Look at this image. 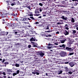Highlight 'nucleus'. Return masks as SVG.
Wrapping results in <instances>:
<instances>
[{
  "label": "nucleus",
  "mask_w": 78,
  "mask_h": 78,
  "mask_svg": "<svg viewBox=\"0 0 78 78\" xmlns=\"http://www.w3.org/2000/svg\"><path fill=\"white\" fill-rule=\"evenodd\" d=\"M0 13L1 16H5V15L8 14V13H7V11L5 10L0 11Z\"/></svg>",
  "instance_id": "nucleus-1"
},
{
  "label": "nucleus",
  "mask_w": 78,
  "mask_h": 78,
  "mask_svg": "<svg viewBox=\"0 0 78 78\" xmlns=\"http://www.w3.org/2000/svg\"><path fill=\"white\" fill-rule=\"evenodd\" d=\"M65 50H67V51H73V50L75 49V47L70 48L69 47H66V49H65Z\"/></svg>",
  "instance_id": "nucleus-2"
},
{
  "label": "nucleus",
  "mask_w": 78,
  "mask_h": 78,
  "mask_svg": "<svg viewBox=\"0 0 78 78\" xmlns=\"http://www.w3.org/2000/svg\"><path fill=\"white\" fill-rule=\"evenodd\" d=\"M73 42H75V41H74V39H71L69 40V42L68 43V45L71 46V44H73Z\"/></svg>",
  "instance_id": "nucleus-3"
},
{
  "label": "nucleus",
  "mask_w": 78,
  "mask_h": 78,
  "mask_svg": "<svg viewBox=\"0 0 78 78\" xmlns=\"http://www.w3.org/2000/svg\"><path fill=\"white\" fill-rule=\"evenodd\" d=\"M69 64L71 67H73L75 64V62H70L69 63Z\"/></svg>",
  "instance_id": "nucleus-4"
},
{
  "label": "nucleus",
  "mask_w": 78,
  "mask_h": 78,
  "mask_svg": "<svg viewBox=\"0 0 78 78\" xmlns=\"http://www.w3.org/2000/svg\"><path fill=\"white\" fill-rule=\"evenodd\" d=\"M66 44H61L58 45L59 47H63V50H66Z\"/></svg>",
  "instance_id": "nucleus-5"
},
{
  "label": "nucleus",
  "mask_w": 78,
  "mask_h": 78,
  "mask_svg": "<svg viewBox=\"0 0 78 78\" xmlns=\"http://www.w3.org/2000/svg\"><path fill=\"white\" fill-rule=\"evenodd\" d=\"M67 31L66 30H65L63 32V34L65 36H67V35H69V31L68 30Z\"/></svg>",
  "instance_id": "nucleus-6"
},
{
  "label": "nucleus",
  "mask_w": 78,
  "mask_h": 78,
  "mask_svg": "<svg viewBox=\"0 0 78 78\" xmlns=\"http://www.w3.org/2000/svg\"><path fill=\"white\" fill-rule=\"evenodd\" d=\"M66 55H67V52H66L62 51L61 53V56H62V57L66 56Z\"/></svg>",
  "instance_id": "nucleus-7"
},
{
  "label": "nucleus",
  "mask_w": 78,
  "mask_h": 78,
  "mask_svg": "<svg viewBox=\"0 0 78 78\" xmlns=\"http://www.w3.org/2000/svg\"><path fill=\"white\" fill-rule=\"evenodd\" d=\"M39 55L41 57L43 56L44 55V53H43V51H41L39 52Z\"/></svg>",
  "instance_id": "nucleus-8"
},
{
  "label": "nucleus",
  "mask_w": 78,
  "mask_h": 78,
  "mask_svg": "<svg viewBox=\"0 0 78 78\" xmlns=\"http://www.w3.org/2000/svg\"><path fill=\"white\" fill-rule=\"evenodd\" d=\"M61 17L63 20H67V18L66 16H62Z\"/></svg>",
  "instance_id": "nucleus-9"
},
{
  "label": "nucleus",
  "mask_w": 78,
  "mask_h": 78,
  "mask_svg": "<svg viewBox=\"0 0 78 78\" xmlns=\"http://www.w3.org/2000/svg\"><path fill=\"white\" fill-rule=\"evenodd\" d=\"M64 70L65 72H69V70H69V69L67 67H65L64 68Z\"/></svg>",
  "instance_id": "nucleus-10"
},
{
  "label": "nucleus",
  "mask_w": 78,
  "mask_h": 78,
  "mask_svg": "<svg viewBox=\"0 0 78 78\" xmlns=\"http://www.w3.org/2000/svg\"><path fill=\"white\" fill-rule=\"evenodd\" d=\"M6 3H7V4H7L8 6H9V5H11V3H12V2H10V1H6Z\"/></svg>",
  "instance_id": "nucleus-11"
},
{
  "label": "nucleus",
  "mask_w": 78,
  "mask_h": 78,
  "mask_svg": "<svg viewBox=\"0 0 78 78\" xmlns=\"http://www.w3.org/2000/svg\"><path fill=\"white\" fill-rule=\"evenodd\" d=\"M64 27L65 28V29H66V30H69V26H68V25L67 24H66L64 26Z\"/></svg>",
  "instance_id": "nucleus-12"
},
{
  "label": "nucleus",
  "mask_w": 78,
  "mask_h": 78,
  "mask_svg": "<svg viewBox=\"0 0 78 78\" xmlns=\"http://www.w3.org/2000/svg\"><path fill=\"white\" fill-rule=\"evenodd\" d=\"M72 34H73V35H76V30H72Z\"/></svg>",
  "instance_id": "nucleus-13"
},
{
  "label": "nucleus",
  "mask_w": 78,
  "mask_h": 78,
  "mask_svg": "<svg viewBox=\"0 0 78 78\" xmlns=\"http://www.w3.org/2000/svg\"><path fill=\"white\" fill-rule=\"evenodd\" d=\"M6 70L7 72H12V69H7Z\"/></svg>",
  "instance_id": "nucleus-14"
},
{
  "label": "nucleus",
  "mask_w": 78,
  "mask_h": 78,
  "mask_svg": "<svg viewBox=\"0 0 78 78\" xmlns=\"http://www.w3.org/2000/svg\"><path fill=\"white\" fill-rule=\"evenodd\" d=\"M2 35H4V36H5V35H8V32H4L2 33Z\"/></svg>",
  "instance_id": "nucleus-15"
},
{
  "label": "nucleus",
  "mask_w": 78,
  "mask_h": 78,
  "mask_svg": "<svg viewBox=\"0 0 78 78\" xmlns=\"http://www.w3.org/2000/svg\"><path fill=\"white\" fill-rule=\"evenodd\" d=\"M7 8L8 10H11V9H12V7H10V6H9L8 7H7Z\"/></svg>",
  "instance_id": "nucleus-16"
},
{
  "label": "nucleus",
  "mask_w": 78,
  "mask_h": 78,
  "mask_svg": "<svg viewBox=\"0 0 78 78\" xmlns=\"http://www.w3.org/2000/svg\"><path fill=\"white\" fill-rule=\"evenodd\" d=\"M21 19H22V21H27V20H28V19L27 18H25L23 19L22 18Z\"/></svg>",
  "instance_id": "nucleus-17"
},
{
  "label": "nucleus",
  "mask_w": 78,
  "mask_h": 78,
  "mask_svg": "<svg viewBox=\"0 0 78 78\" xmlns=\"http://www.w3.org/2000/svg\"><path fill=\"white\" fill-rule=\"evenodd\" d=\"M16 27L18 28H22V27H21V26L20 25H16Z\"/></svg>",
  "instance_id": "nucleus-18"
},
{
  "label": "nucleus",
  "mask_w": 78,
  "mask_h": 78,
  "mask_svg": "<svg viewBox=\"0 0 78 78\" xmlns=\"http://www.w3.org/2000/svg\"><path fill=\"white\" fill-rule=\"evenodd\" d=\"M36 39L34 38V37H32V38H30V41H35Z\"/></svg>",
  "instance_id": "nucleus-19"
},
{
  "label": "nucleus",
  "mask_w": 78,
  "mask_h": 78,
  "mask_svg": "<svg viewBox=\"0 0 78 78\" xmlns=\"http://www.w3.org/2000/svg\"><path fill=\"white\" fill-rule=\"evenodd\" d=\"M30 19H31L32 20H37V19L34 18V17H33V16H30Z\"/></svg>",
  "instance_id": "nucleus-20"
},
{
  "label": "nucleus",
  "mask_w": 78,
  "mask_h": 78,
  "mask_svg": "<svg viewBox=\"0 0 78 78\" xmlns=\"http://www.w3.org/2000/svg\"><path fill=\"white\" fill-rule=\"evenodd\" d=\"M60 41L61 42V43L62 44H63V43H64L65 42V40H61L59 41Z\"/></svg>",
  "instance_id": "nucleus-21"
},
{
  "label": "nucleus",
  "mask_w": 78,
  "mask_h": 78,
  "mask_svg": "<svg viewBox=\"0 0 78 78\" xmlns=\"http://www.w3.org/2000/svg\"><path fill=\"white\" fill-rule=\"evenodd\" d=\"M35 14H37V13H39V10H36L35 11Z\"/></svg>",
  "instance_id": "nucleus-22"
},
{
  "label": "nucleus",
  "mask_w": 78,
  "mask_h": 78,
  "mask_svg": "<svg viewBox=\"0 0 78 78\" xmlns=\"http://www.w3.org/2000/svg\"><path fill=\"white\" fill-rule=\"evenodd\" d=\"M30 33H31V34H34L35 33V31H34L33 30H30L29 31Z\"/></svg>",
  "instance_id": "nucleus-23"
},
{
  "label": "nucleus",
  "mask_w": 78,
  "mask_h": 78,
  "mask_svg": "<svg viewBox=\"0 0 78 78\" xmlns=\"http://www.w3.org/2000/svg\"><path fill=\"white\" fill-rule=\"evenodd\" d=\"M71 22L73 23H74V22H75V20H74V18H71Z\"/></svg>",
  "instance_id": "nucleus-24"
},
{
  "label": "nucleus",
  "mask_w": 78,
  "mask_h": 78,
  "mask_svg": "<svg viewBox=\"0 0 78 78\" xmlns=\"http://www.w3.org/2000/svg\"><path fill=\"white\" fill-rule=\"evenodd\" d=\"M6 16L5 15H2L1 16H0V19H2V18H5Z\"/></svg>",
  "instance_id": "nucleus-25"
},
{
  "label": "nucleus",
  "mask_w": 78,
  "mask_h": 78,
  "mask_svg": "<svg viewBox=\"0 0 78 78\" xmlns=\"http://www.w3.org/2000/svg\"><path fill=\"white\" fill-rule=\"evenodd\" d=\"M46 30H49V26L46 25Z\"/></svg>",
  "instance_id": "nucleus-26"
},
{
  "label": "nucleus",
  "mask_w": 78,
  "mask_h": 78,
  "mask_svg": "<svg viewBox=\"0 0 78 78\" xmlns=\"http://www.w3.org/2000/svg\"><path fill=\"white\" fill-rule=\"evenodd\" d=\"M51 56H52L51 57L53 59H55V56L53 55H51Z\"/></svg>",
  "instance_id": "nucleus-27"
},
{
  "label": "nucleus",
  "mask_w": 78,
  "mask_h": 78,
  "mask_svg": "<svg viewBox=\"0 0 78 78\" xmlns=\"http://www.w3.org/2000/svg\"><path fill=\"white\" fill-rule=\"evenodd\" d=\"M16 3H15V2H14V3H11V5L12 6H14V5H16Z\"/></svg>",
  "instance_id": "nucleus-28"
},
{
  "label": "nucleus",
  "mask_w": 78,
  "mask_h": 78,
  "mask_svg": "<svg viewBox=\"0 0 78 78\" xmlns=\"http://www.w3.org/2000/svg\"><path fill=\"white\" fill-rule=\"evenodd\" d=\"M15 66L16 67H19V64L17 63L16 64Z\"/></svg>",
  "instance_id": "nucleus-29"
},
{
  "label": "nucleus",
  "mask_w": 78,
  "mask_h": 78,
  "mask_svg": "<svg viewBox=\"0 0 78 78\" xmlns=\"http://www.w3.org/2000/svg\"><path fill=\"white\" fill-rule=\"evenodd\" d=\"M15 25H16V24L14 23H13L12 24H11V26L12 27H14V26H15Z\"/></svg>",
  "instance_id": "nucleus-30"
},
{
  "label": "nucleus",
  "mask_w": 78,
  "mask_h": 78,
  "mask_svg": "<svg viewBox=\"0 0 78 78\" xmlns=\"http://www.w3.org/2000/svg\"><path fill=\"white\" fill-rule=\"evenodd\" d=\"M67 11H63L62 12H64V14H67Z\"/></svg>",
  "instance_id": "nucleus-31"
},
{
  "label": "nucleus",
  "mask_w": 78,
  "mask_h": 78,
  "mask_svg": "<svg viewBox=\"0 0 78 78\" xmlns=\"http://www.w3.org/2000/svg\"><path fill=\"white\" fill-rule=\"evenodd\" d=\"M45 33H50V32H51V30H48V31H45Z\"/></svg>",
  "instance_id": "nucleus-32"
},
{
  "label": "nucleus",
  "mask_w": 78,
  "mask_h": 78,
  "mask_svg": "<svg viewBox=\"0 0 78 78\" xmlns=\"http://www.w3.org/2000/svg\"><path fill=\"white\" fill-rule=\"evenodd\" d=\"M17 21L18 22L17 24H20V22L19 21V20H17Z\"/></svg>",
  "instance_id": "nucleus-33"
},
{
  "label": "nucleus",
  "mask_w": 78,
  "mask_h": 78,
  "mask_svg": "<svg viewBox=\"0 0 78 78\" xmlns=\"http://www.w3.org/2000/svg\"><path fill=\"white\" fill-rule=\"evenodd\" d=\"M39 5L41 6H43V4L41 3H39Z\"/></svg>",
  "instance_id": "nucleus-34"
},
{
  "label": "nucleus",
  "mask_w": 78,
  "mask_h": 78,
  "mask_svg": "<svg viewBox=\"0 0 78 78\" xmlns=\"http://www.w3.org/2000/svg\"><path fill=\"white\" fill-rule=\"evenodd\" d=\"M39 11L40 12H41L42 11V8H40L39 9Z\"/></svg>",
  "instance_id": "nucleus-35"
},
{
  "label": "nucleus",
  "mask_w": 78,
  "mask_h": 78,
  "mask_svg": "<svg viewBox=\"0 0 78 78\" xmlns=\"http://www.w3.org/2000/svg\"><path fill=\"white\" fill-rule=\"evenodd\" d=\"M9 64V62H5L4 63V64H5V65L6 64Z\"/></svg>",
  "instance_id": "nucleus-36"
},
{
  "label": "nucleus",
  "mask_w": 78,
  "mask_h": 78,
  "mask_svg": "<svg viewBox=\"0 0 78 78\" xmlns=\"http://www.w3.org/2000/svg\"><path fill=\"white\" fill-rule=\"evenodd\" d=\"M15 75H17V73H14L13 74V76H14Z\"/></svg>",
  "instance_id": "nucleus-37"
},
{
  "label": "nucleus",
  "mask_w": 78,
  "mask_h": 78,
  "mask_svg": "<svg viewBox=\"0 0 78 78\" xmlns=\"http://www.w3.org/2000/svg\"><path fill=\"white\" fill-rule=\"evenodd\" d=\"M20 73V71L19 70H18L17 71L16 73L17 74H19Z\"/></svg>",
  "instance_id": "nucleus-38"
},
{
  "label": "nucleus",
  "mask_w": 78,
  "mask_h": 78,
  "mask_svg": "<svg viewBox=\"0 0 78 78\" xmlns=\"http://www.w3.org/2000/svg\"><path fill=\"white\" fill-rule=\"evenodd\" d=\"M28 16H33V14H28Z\"/></svg>",
  "instance_id": "nucleus-39"
},
{
  "label": "nucleus",
  "mask_w": 78,
  "mask_h": 78,
  "mask_svg": "<svg viewBox=\"0 0 78 78\" xmlns=\"http://www.w3.org/2000/svg\"><path fill=\"white\" fill-rule=\"evenodd\" d=\"M48 45L49 46H53V44H50V43H49V44H48Z\"/></svg>",
  "instance_id": "nucleus-40"
},
{
  "label": "nucleus",
  "mask_w": 78,
  "mask_h": 78,
  "mask_svg": "<svg viewBox=\"0 0 78 78\" xmlns=\"http://www.w3.org/2000/svg\"><path fill=\"white\" fill-rule=\"evenodd\" d=\"M74 54V53H69V55L70 56H71V55H73Z\"/></svg>",
  "instance_id": "nucleus-41"
},
{
  "label": "nucleus",
  "mask_w": 78,
  "mask_h": 78,
  "mask_svg": "<svg viewBox=\"0 0 78 78\" xmlns=\"http://www.w3.org/2000/svg\"><path fill=\"white\" fill-rule=\"evenodd\" d=\"M78 5V3L77 2H75L74 4V6H76Z\"/></svg>",
  "instance_id": "nucleus-42"
},
{
  "label": "nucleus",
  "mask_w": 78,
  "mask_h": 78,
  "mask_svg": "<svg viewBox=\"0 0 78 78\" xmlns=\"http://www.w3.org/2000/svg\"><path fill=\"white\" fill-rule=\"evenodd\" d=\"M46 13H47L46 12H42V14H43V15L46 14Z\"/></svg>",
  "instance_id": "nucleus-43"
},
{
  "label": "nucleus",
  "mask_w": 78,
  "mask_h": 78,
  "mask_svg": "<svg viewBox=\"0 0 78 78\" xmlns=\"http://www.w3.org/2000/svg\"><path fill=\"white\" fill-rule=\"evenodd\" d=\"M2 74H3L4 75H6V73H5V72H3L2 73Z\"/></svg>",
  "instance_id": "nucleus-44"
},
{
  "label": "nucleus",
  "mask_w": 78,
  "mask_h": 78,
  "mask_svg": "<svg viewBox=\"0 0 78 78\" xmlns=\"http://www.w3.org/2000/svg\"><path fill=\"white\" fill-rule=\"evenodd\" d=\"M48 13L49 14H51V10H50L48 11Z\"/></svg>",
  "instance_id": "nucleus-45"
},
{
  "label": "nucleus",
  "mask_w": 78,
  "mask_h": 78,
  "mask_svg": "<svg viewBox=\"0 0 78 78\" xmlns=\"http://www.w3.org/2000/svg\"><path fill=\"white\" fill-rule=\"evenodd\" d=\"M40 14H35V16H40Z\"/></svg>",
  "instance_id": "nucleus-46"
},
{
  "label": "nucleus",
  "mask_w": 78,
  "mask_h": 78,
  "mask_svg": "<svg viewBox=\"0 0 78 78\" xmlns=\"http://www.w3.org/2000/svg\"><path fill=\"white\" fill-rule=\"evenodd\" d=\"M68 73H69V75H71V74H72V73H73L69 72H68Z\"/></svg>",
  "instance_id": "nucleus-47"
},
{
  "label": "nucleus",
  "mask_w": 78,
  "mask_h": 78,
  "mask_svg": "<svg viewBox=\"0 0 78 78\" xmlns=\"http://www.w3.org/2000/svg\"><path fill=\"white\" fill-rule=\"evenodd\" d=\"M31 45L29 44L28 46V47L29 48H31Z\"/></svg>",
  "instance_id": "nucleus-48"
},
{
  "label": "nucleus",
  "mask_w": 78,
  "mask_h": 78,
  "mask_svg": "<svg viewBox=\"0 0 78 78\" xmlns=\"http://www.w3.org/2000/svg\"><path fill=\"white\" fill-rule=\"evenodd\" d=\"M5 59H4L3 60V61H2V63H4V62H5Z\"/></svg>",
  "instance_id": "nucleus-49"
},
{
  "label": "nucleus",
  "mask_w": 78,
  "mask_h": 78,
  "mask_svg": "<svg viewBox=\"0 0 78 78\" xmlns=\"http://www.w3.org/2000/svg\"><path fill=\"white\" fill-rule=\"evenodd\" d=\"M32 73H33V74H34V75H35V74H36V72H32Z\"/></svg>",
  "instance_id": "nucleus-50"
},
{
  "label": "nucleus",
  "mask_w": 78,
  "mask_h": 78,
  "mask_svg": "<svg viewBox=\"0 0 78 78\" xmlns=\"http://www.w3.org/2000/svg\"><path fill=\"white\" fill-rule=\"evenodd\" d=\"M62 73V70H60V73H59V74H61V73Z\"/></svg>",
  "instance_id": "nucleus-51"
},
{
  "label": "nucleus",
  "mask_w": 78,
  "mask_h": 78,
  "mask_svg": "<svg viewBox=\"0 0 78 78\" xmlns=\"http://www.w3.org/2000/svg\"><path fill=\"white\" fill-rule=\"evenodd\" d=\"M44 8H45L46 9H48V7H44Z\"/></svg>",
  "instance_id": "nucleus-52"
},
{
  "label": "nucleus",
  "mask_w": 78,
  "mask_h": 78,
  "mask_svg": "<svg viewBox=\"0 0 78 78\" xmlns=\"http://www.w3.org/2000/svg\"><path fill=\"white\" fill-rule=\"evenodd\" d=\"M36 75H39V73H38L37 72H36Z\"/></svg>",
  "instance_id": "nucleus-53"
},
{
  "label": "nucleus",
  "mask_w": 78,
  "mask_h": 78,
  "mask_svg": "<svg viewBox=\"0 0 78 78\" xmlns=\"http://www.w3.org/2000/svg\"><path fill=\"white\" fill-rule=\"evenodd\" d=\"M48 48L49 49H51V47H50V46H48Z\"/></svg>",
  "instance_id": "nucleus-54"
},
{
  "label": "nucleus",
  "mask_w": 78,
  "mask_h": 78,
  "mask_svg": "<svg viewBox=\"0 0 78 78\" xmlns=\"http://www.w3.org/2000/svg\"><path fill=\"white\" fill-rule=\"evenodd\" d=\"M34 24H39V22H37L34 23Z\"/></svg>",
  "instance_id": "nucleus-55"
},
{
  "label": "nucleus",
  "mask_w": 78,
  "mask_h": 78,
  "mask_svg": "<svg viewBox=\"0 0 78 78\" xmlns=\"http://www.w3.org/2000/svg\"><path fill=\"white\" fill-rule=\"evenodd\" d=\"M64 64H69V62H65Z\"/></svg>",
  "instance_id": "nucleus-56"
},
{
  "label": "nucleus",
  "mask_w": 78,
  "mask_h": 78,
  "mask_svg": "<svg viewBox=\"0 0 78 78\" xmlns=\"http://www.w3.org/2000/svg\"><path fill=\"white\" fill-rule=\"evenodd\" d=\"M33 46L34 47H37V46L36 45H33Z\"/></svg>",
  "instance_id": "nucleus-57"
},
{
  "label": "nucleus",
  "mask_w": 78,
  "mask_h": 78,
  "mask_svg": "<svg viewBox=\"0 0 78 78\" xmlns=\"http://www.w3.org/2000/svg\"><path fill=\"white\" fill-rule=\"evenodd\" d=\"M31 43H32V44H34V45H35L36 44V43H35V42H31Z\"/></svg>",
  "instance_id": "nucleus-58"
},
{
  "label": "nucleus",
  "mask_w": 78,
  "mask_h": 78,
  "mask_svg": "<svg viewBox=\"0 0 78 78\" xmlns=\"http://www.w3.org/2000/svg\"><path fill=\"white\" fill-rule=\"evenodd\" d=\"M27 8H28V9H31V7H30V6H29L27 7Z\"/></svg>",
  "instance_id": "nucleus-59"
},
{
  "label": "nucleus",
  "mask_w": 78,
  "mask_h": 78,
  "mask_svg": "<svg viewBox=\"0 0 78 78\" xmlns=\"http://www.w3.org/2000/svg\"><path fill=\"white\" fill-rule=\"evenodd\" d=\"M3 77L4 78H6V76H3Z\"/></svg>",
  "instance_id": "nucleus-60"
},
{
  "label": "nucleus",
  "mask_w": 78,
  "mask_h": 78,
  "mask_svg": "<svg viewBox=\"0 0 78 78\" xmlns=\"http://www.w3.org/2000/svg\"><path fill=\"white\" fill-rule=\"evenodd\" d=\"M59 31H57V32H56V34H59Z\"/></svg>",
  "instance_id": "nucleus-61"
},
{
  "label": "nucleus",
  "mask_w": 78,
  "mask_h": 78,
  "mask_svg": "<svg viewBox=\"0 0 78 78\" xmlns=\"http://www.w3.org/2000/svg\"><path fill=\"white\" fill-rule=\"evenodd\" d=\"M17 33H18V32H15V34H17Z\"/></svg>",
  "instance_id": "nucleus-62"
},
{
  "label": "nucleus",
  "mask_w": 78,
  "mask_h": 78,
  "mask_svg": "<svg viewBox=\"0 0 78 78\" xmlns=\"http://www.w3.org/2000/svg\"><path fill=\"white\" fill-rule=\"evenodd\" d=\"M55 45H58V43H55Z\"/></svg>",
  "instance_id": "nucleus-63"
},
{
  "label": "nucleus",
  "mask_w": 78,
  "mask_h": 78,
  "mask_svg": "<svg viewBox=\"0 0 78 78\" xmlns=\"http://www.w3.org/2000/svg\"><path fill=\"white\" fill-rule=\"evenodd\" d=\"M43 17H45V16H46V14H45V15H43Z\"/></svg>",
  "instance_id": "nucleus-64"
}]
</instances>
